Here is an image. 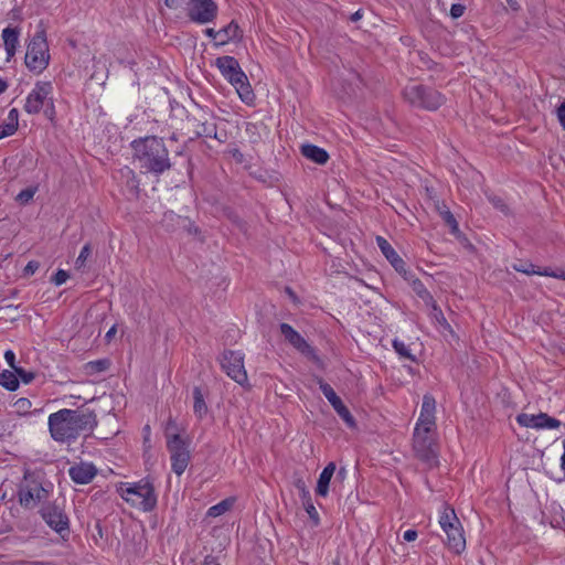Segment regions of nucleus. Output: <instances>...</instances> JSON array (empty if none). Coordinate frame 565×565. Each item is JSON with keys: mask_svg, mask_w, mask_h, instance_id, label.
<instances>
[{"mask_svg": "<svg viewBox=\"0 0 565 565\" xmlns=\"http://www.w3.org/2000/svg\"><path fill=\"white\" fill-rule=\"evenodd\" d=\"M507 2L514 8V1L513 0H507Z\"/></svg>", "mask_w": 565, "mask_h": 565, "instance_id": "nucleus-62", "label": "nucleus"}, {"mask_svg": "<svg viewBox=\"0 0 565 565\" xmlns=\"http://www.w3.org/2000/svg\"><path fill=\"white\" fill-rule=\"evenodd\" d=\"M110 365L107 359L90 361L85 364V372L89 375L106 371Z\"/></svg>", "mask_w": 565, "mask_h": 565, "instance_id": "nucleus-31", "label": "nucleus"}, {"mask_svg": "<svg viewBox=\"0 0 565 565\" xmlns=\"http://www.w3.org/2000/svg\"><path fill=\"white\" fill-rule=\"evenodd\" d=\"M162 224L167 227L169 231H174L179 227H182L186 230L189 233L194 230L196 232V228L193 226V224L188 220L186 217H182L178 214H175L173 211H168L163 214L162 217Z\"/></svg>", "mask_w": 565, "mask_h": 565, "instance_id": "nucleus-20", "label": "nucleus"}, {"mask_svg": "<svg viewBox=\"0 0 565 565\" xmlns=\"http://www.w3.org/2000/svg\"><path fill=\"white\" fill-rule=\"evenodd\" d=\"M53 85L51 82H36L29 93L24 104V110L30 114H39L44 105L50 104L53 109Z\"/></svg>", "mask_w": 565, "mask_h": 565, "instance_id": "nucleus-10", "label": "nucleus"}, {"mask_svg": "<svg viewBox=\"0 0 565 565\" xmlns=\"http://www.w3.org/2000/svg\"><path fill=\"white\" fill-rule=\"evenodd\" d=\"M301 154L318 164H324L329 160V154L324 149L311 143L301 146Z\"/></svg>", "mask_w": 565, "mask_h": 565, "instance_id": "nucleus-23", "label": "nucleus"}, {"mask_svg": "<svg viewBox=\"0 0 565 565\" xmlns=\"http://www.w3.org/2000/svg\"><path fill=\"white\" fill-rule=\"evenodd\" d=\"M489 201L492 203L493 207L508 215L510 213L508 204L501 196L498 195H489Z\"/></svg>", "mask_w": 565, "mask_h": 565, "instance_id": "nucleus-37", "label": "nucleus"}, {"mask_svg": "<svg viewBox=\"0 0 565 565\" xmlns=\"http://www.w3.org/2000/svg\"><path fill=\"white\" fill-rule=\"evenodd\" d=\"M330 565H340V563H339V561H338V559H335V561H333Z\"/></svg>", "mask_w": 565, "mask_h": 565, "instance_id": "nucleus-63", "label": "nucleus"}, {"mask_svg": "<svg viewBox=\"0 0 565 565\" xmlns=\"http://www.w3.org/2000/svg\"><path fill=\"white\" fill-rule=\"evenodd\" d=\"M418 533L415 530H407L404 532L403 539L407 542H413L417 539Z\"/></svg>", "mask_w": 565, "mask_h": 565, "instance_id": "nucleus-53", "label": "nucleus"}, {"mask_svg": "<svg viewBox=\"0 0 565 565\" xmlns=\"http://www.w3.org/2000/svg\"><path fill=\"white\" fill-rule=\"evenodd\" d=\"M116 491L129 505L141 511H152L157 505L154 487L148 479L137 482H120Z\"/></svg>", "mask_w": 565, "mask_h": 565, "instance_id": "nucleus-4", "label": "nucleus"}, {"mask_svg": "<svg viewBox=\"0 0 565 565\" xmlns=\"http://www.w3.org/2000/svg\"><path fill=\"white\" fill-rule=\"evenodd\" d=\"M426 306L430 308V318L436 323H438L439 326L449 327L441 309L437 306L435 300H433V303H428Z\"/></svg>", "mask_w": 565, "mask_h": 565, "instance_id": "nucleus-34", "label": "nucleus"}, {"mask_svg": "<svg viewBox=\"0 0 565 565\" xmlns=\"http://www.w3.org/2000/svg\"><path fill=\"white\" fill-rule=\"evenodd\" d=\"M218 46H223L231 41H238L242 39V30L235 21H231L226 26L217 31Z\"/></svg>", "mask_w": 565, "mask_h": 565, "instance_id": "nucleus-22", "label": "nucleus"}, {"mask_svg": "<svg viewBox=\"0 0 565 565\" xmlns=\"http://www.w3.org/2000/svg\"><path fill=\"white\" fill-rule=\"evenodd\" d=\"M376 244L395 270H404L405 262L399 257L387 239L382 236H376Z\"/></svg>", "mask_w": 565, "mask_h": 565, "instance_id": "nucleus-19", "label": "nucleus"}, {"mask_svg": "<svg viewBox=\"0 0 565 565\" xmlns=\"http://www.w3.org/2000/svg\"><path fill=\"white\" fill-rule=\"evenodd\" d=\"M92 249L90 245L86 244L82 247L78 257L76 258L75 266L77 269L82 268L85 265V262L90 256Z\"/></svg>", "mask_w": 565, "mask_h": 565, "instance_id": "nucleus-38", "label": "nucleus"}, {"mask_svg": "<svg viewBox=\"0 0 565 565\" xmlns=\"http://www.w3.org/2000/svg\"><path fill=\"white\" fill-rule=\"evenodd\" d=\"M13 406H14V408H15L18 414L26 415L31 411L32 403L30 402V399L21 397V398L15 401Z\"/></svg>", "mask_w": 565, "mask_h": 565, "instance_id": "nucleus-36", "label": "nucleus"}, {"mask_svg": "<svg viewBox=\"0 0 565 565\" xmlns=\"http://www.w3.org/2000/svg\"><path fill=\"white\" fill-rule=\"evenodd\" d=\"M513 269L526 275H536L535 266L533 264H514Z\"/></svg>", "mask_w": 565, "mask_h": 565, "instance_id": "nucleus-41", "label": "nucleus"}, {"mask_svg": "<svg viewBox=\"0 0 565 565\" xmlns=\"http://www.w3.org/2000/svg\"><path fill=\"white\" fill-rule=\"evenodd\" d=\"M7 88H8V84H7V82H6V81H3L2 78H0V95H1L2 93H4V92L7 90Z\"/></svg>", "mask_w": 565, "mask_h": 565, "instance_id": "nucleus-59", "label": "nucleus"}, {"mask_svg": "<svg viewBox=\"0 0 565 565\" xmlns=\"http://www.w3.org/2000/svg\"><path fill=\"white\" fill-rule=\"evenodd\" d=\"M436 207L440 216L443 217L444 222L450 227L451 233L457 234L459 232L458 222L456 221L454 214L449 211L447 205L444 202H438L436 204Z\"/></svg>", "mask_w": 565, "mask_h": 565, "instance_id": "nucleus-25", "label": "nucleus"}, {"mask_svg": "<svg viewBox=\"0 0 565 565\" xmlns=\"http://www.w3.org/2000/svg\"><path fill=\"white\" fill-rule=\"evenodd\" d=\"M411 286H412V280L413 279H417L413 273L408 271L406 269V264L404 265V270H396Z\"/></svg>", "mask_w": 565, "mask_h": 565, "instance_id": "nucleus-49", "label": "nucleus"}, {"mask_svg": "<svg viewBox=\"0 0 565 565\" xmlns=\"http://www.w3.org/2000/svg\"><path fill=\"white\" fill-rule=\"evenodd\" d=\"M335 469H337L335 463L329 462L324 467V469L321 471L318 482H317V488H316L317 495H320V497L328 495L329 484L334 475Z\"/></svg>", "mask_w": 565, "mask_h": 565, "instance_id": "nucleus-21", "label": "nucleus"}, {"mask_svg": "<svg viewBox=\"0 0 565 565\" xmlns=\"http://www.w3.org/2000/svg\"><path fill=\"white\" fill-rule=\"evenodd\" d=\"M280 332L284 335L285 340L292 345L297 351L306 355H312L313 350L309 345V343L305 340V338L296 331L290 324L281 323Z\"/></svg>", "mask_w": 565, "mask_h": 565, "instance_id": "nucleus-16", "label": "nucleus"}, {"mask_svg": "<svg viewBox=\"0 0 565 565\" xmlns=\"http://www.w3.org/2000/svg\"><path fill=\"white\" fill-rule=\"evenodd\" d=\"M298 488H300L301 491L303 492V490H305L303 482L299 481L298 482Z\"/></svg>", "mask_w": 565, "mask_h": 565, "instance_id": "nucleus-61", "label": "nucleus"}, {"mask_svg": "<svg viewBox=\"0 0 565 565\" xmlns=\"http://www.w3.org/2000/svg\"><path fill=\"white\" fill-rule=\"evenodd\" d=\"M466 7L461 3H454L450 7V17L452 19H459L463 15Z\"/></svg>", "mask_w": 565, "mask_h": 565, "instance_id": "nucleus-44", "label": "nucleus"}, {"mask_svg": "<svg viewBox=\"0 0 565 565\" xmlns=\"http://www.w3.org/2000/svg\"><path fill=\"white\" fill-rule=\"evenodd\" d=\"M318 383H319V387H320L321 392L323 393L324 397L328 399V402L331 405H334L339 401H341V398L337 395V393L331 387V385L326 383L322 379H319Z\"/></svg>", "mask_w": 565, "mask_h": 565, "instance_id": "nucleus-33", "label": "nucleus"}, {"mask_svg": "<svg viewBox=\"0 0 565 565\" xmlns=\"http://www.w3.org/2000/svg\"><path fill=\"white\" fill-rule=\"evenodd\" d=\"M344 472H345V470L343 468L341 470H339V475H342Z\"/></svg>", "mask_w": 565, "mask_h": 565, "instance_id": "nucleus-64", "label": "nucleus"}, {"mask_svg": "<svg viewBox=\"0 0 565 565\" xmlns=\"http://www.w3.org/2000/svg\"><path fill=\"white\" fill-rule=\"evenodd\" d=\"M131 147L140 167L147 172L162 174L171 168L169 151L162 138L149 136L134 140Z\"/></svg>", "mask_w": 565, "mask_h": 565, "instance_id": "nucleus-2", "label": "nucleus"}, {"mask_svg": "<svg viewBox=\"0 0 565 565\" xmlns=\"http://www.w3.org/2000/svg\"><path fill=\"white\" fill-rule=\"evenodd\" d=\"M306 511L307 513L309 514V516L316 522L318 523L319 521V515H318V511L316 510V508L313 507V504L311 502H308L306 504Z\"/></svg>", "mask_w": 565, "mask_h": 565, "instance_id": "nucleus-47", "label": "nucleus"}, {"mask_svg": "<svg viewBox=\"0 0 565 565\" xmlns=\"http://www.w3.org/2000/svg\"><path fill=\"white\" fill-rule=\"evenodd\" d=\"M14 372L17 373L18 379H20L24 384L31 383L35 377V374L33 372L25 371L22 367L15 369Z\"/></svg>", "mask_w": 565, "mask_h": 565, "instance_id": "nucleus-40", "label": "nucleus"}, {"mask_svg": "<svg viewBox=\"0 0 565 565\" xmlns=\"http://www.w3.org/2000/svg\"><path fill=\"white\" fill-rule=\"evenodd\" d=\"M41 515L46 524L62 536L68 532V518L58 507L45 505L41 509Z\"/></svg>", "mask_w": 565, "mask_h": 565, "instance_id": "nucleus-15", "label": "nucleus"}, {"mask_svg": "<svg viewBox=\"0 0 565 565\" xmlns=\"http://www.w3.org/2000/svg\"><path fill=\"white\" fill-rule=\"evenodd\" d=\"M50 61L49 45L44 32H38L28 45L25 65L33 72L44 71Z\"/></svg>", "mask_w": 565, "mask_h": 565, "instance_id": "nucleus-9", "label": "nucleus"}, {"mask_svg": "<svg viewBox=\"0 0 565 565\" xmlns=\"http://www.w3.org/2000/svg\"><path fill=\"white\" fill-rule=\"evenodd\" d=\"M39 263L35 262V260H31L26 264L25 268H24V273L26 275H33L38 269H39Z\"/></svg>", "mask_w": 565, "mask_h": 565, "instance_id": "nucleus-51", "label": "nucleus"}, {"mask_svg": "<svg viewBox=\"0 0 565 565\" xmlns=\"http://www.w3.org/2000/svg\"><path fill=\"white\" fill-rule=\"evenodd\" d=\"M556 114L562 128L565 130V102L557 107Z\"/></svg>", "mask_w": 565, "mask_h": 565, "instance_id": "nucleus-46", "label": "nucleus"}, {"mask_svg": "<svg viewBox=\"0 0 565 565\" xmlns=\"http://www.w3.org/2000/svg\"><path fill=\"white\" fill-rule=\"evenodd\" d=\"M36 192V188H26L17 195V201L25 204L31 201Z\"/></svg>", "mask_w": 565, "mask_h": 565, "instance_id": "nucleus-39", "label": "nucleus"}, {"mask_svg": "<svg viewBox=\"0 0 565 565\" xmlns=\"http://www.w3.org/2000/svg\"><path fill=\"white\" fill-rule=\"evenodd\" d=\"M439 525L446 534V545L450 551L460 554L466 548V539L461 522L455 510L448 504H443L439 514Z\"/></svg>", "mask_w": 565, "mask_h": 565, "instance_id": "nucleus-7", "label": "nucleus"}, {"mask_svg": "<svg viewBox=\"0 0 565 565\" xmlns=\"http://www.w3.org/2000/svg\"><path fill=\"white\" fill-rule=\"evenodd\" d=\"M516 422L523 427L535 429H554L561 426V422L545 413L537 415L522 413L516 416Z\"/></svg>", "mask_w": 565, "mask_h": 565, "instance_id": "nucleus-14", "label": "nucleus"}, {"mask_svg": "<svg viewBox=\"0 0 565 565\" xmlns=\"http://www.w3.org/2000/svg\"><path fill=\"white\" fill-rule=\"evenodd\" d=\"M434 429H426V427L415 426L413 436V447L416 456L433 466L437 463V455L433 448V437L430 436Z\"/></svg>", "mask_w": 565, "mask_h": 565, "instance_id": "nucleus-13", "label": "nucleus"}, {"mask_svg": "<svg viewBox=\"0 0 565 565\" xmlns=\"http://www.w3.org/2000/svg\"><path fill=\"white\" fill-rule=\"evenodd\" d=\"M17 127L13 124L6 122L0 126V137L6 138L12 136L17 131Z\"/></svg>", "mask_w": 565, "mask_h": 565, "instance_id": "nucleus-43", "label": "nucleus"}, {"mask_svg": "<svg viewBox=\"0 0 565 565\" xmlns=\"http://www.w3.org/2000/svg\"><path fill=\"white\" fill-rule=\"evenodd\" d=\"M233 502L234 501L232 499L222 500L217 504L212 505L207 510L206 515L210 518L220 516V515L224 514L225 512H227L233 507Z\"/></svg>", "mask_w": 565, "mask_h": 565, "instance_id": "nucleus-29", "label": "nucleus"}, {"mask_svg": "<svg viewBox=\"0 0 565 565\" xmlns=\"http://www.w3.org/2000/svg\"><path fill=\"white\" fill-rule=\"evenodd\" d=\"M332 407L349 427L352 428L355 426L354 417L342 401H339L337 404L332 405Z\"/></svg>", "mask_w": 565, "mask_h": 565, "instance_id": "nucleus-30", "label": "nucleus"}, {"mask_svg": "<svg viewBox=\"0 0 565 565\" xmlns=\"http://www.w3.org/2000/svg\"><path fill=\"white\" fill-rule=\"evenodd\" d=\"M553 271H554V270L548 269V268H545V269H543V270L537 269V270H536V275H540V276H546V277H552V275H551V274H553Z\"/></svg>", "mask_w": 565, "mask_h": 565, "instance_id": "nucleus-57", "label": "nucleus"}, {"mask_svg": "<svg viewBox=\"0 0 565 565\" xmlns=\"http://www.w3.org/2000/svg\"><path fill=\"white\" fill-rule=\"evenodd\" d=\"M70 275L66 270L64 269H58L55 275L52 277L51 281L56 285V286H61L63 285L64 282H66V280L68 279Z\"/></svg>", "mask_w": 565, "mask_h": 565, "instance_id": "nucleus-42", "label": "nucleus"}, {"mask_svg": "<svg viewBox=\"0 0 565 565\" xmlns=\"http://www.w3.org/2000/svg\"><path fill=\"white\" fill-rule=\"evenodd\" d=\"M223 371L237 384H248L247 372L244 366V354L241 351H225L221 358Z\"/></svg>", "mask_w": 565, "mask_h": 565, "instance_id": "nucleus-12", "label": "nucleus"}, {"mask_svg": "<svg viewBox=\"0 0 565 565\" xmlns=\"http://www.w3.org/2000/svg\"><path fill=\"white\" fill-rule=\"evenodd\" d=\"M204 34L206 36L213 39L214 40V45L218 46V34H217V31H215L212 28H207V29L204 30Z\"/></svg>", "mask_w": 565, "mask_h": 565, "instance_id": "nucleus-52", "label": "nucleus"}, {"mask_svg": "<svg viewBox=\"0 0 565 565\" xmlns=\"http://www.w3.org/2000/svg\"><path fill=\"white\" fill-rule=\"evenodd\" d=\"M551 275L553 278L565 280V270H563V269L554 270L553 274H551Z\"/></svg>", "mask_w": 565, "mask_h": 565, "instance_id": "nucleus-56", "label": "nucleus"}, {"mask_svg": "<svg viewBox=\"0 0 565 565\" xmlns=\"http://www.w3.org/2000/svg\"><path fill=\"white\" fill-rule=\"evenodd\" d=\"M178 0H164L167 7L173 8L175 7Z\"/></svg>", "mask_w": 565, "mask_h": 565, "instance_id": "nucleus-60", "label": "nucleus"}, {"mask_svg": "<svg viewBox=\"0 0 565 565\" xmlns=\"http://www.w3.org/2000/svg\"><path fill=\"white\" fill-rule=\"evenodd\" d=\"M117 332V329H116V326H113L107 332H106V335H105V339L107 342H110L111 339L115 337Z\"/></svg>", "mask_w": 565, "mask_h": 565, "instance_id": "nucleus-55", "label": "nucleus"}, {"mask_svg": "<svg viewBox=\"0 0 565 565\" xmlns=\"http://www.w3.org/2000/svg\"><path fill=\"white\" fill-rule=\"evenodd\" d=\"M4 359H6V362L9 364V366L13 371H15V369H18V366H15V354L13 351H11V350L6 351Z\"/></svg>", "mask_w": 565, "mask_h": 565, "instance_id": "nucleus-45", "label": "nucleus"}, {"mask_svg": "<svg viewBox=\"0 0 565 565\" xmlns=\"http://www.w3.org/2000/svg\"><path fill=\"white\" fill-rule=\"evenodd\" d=\"M218 13V6L214 0H189L186 17L190 21L203 25L212 23Z\"/></svg>", "mask_w": 565, "mask_h": 565, "instance_id": "nucleus-11", "label": "nucleus"}, {"mask_svg": "<svg viewBox=\"0 0 565 565\" xmlns=\"http://www.w3.org/2000/svg\"><path fill=\"white\" fill-rule=\"evenodd\" d=\"M215 66L236 89L241 100L246 105L253 104L255 94L238 61L234 56L224 55L215 60Z\"/></svg>", "mask_w": 565, "mask_h": 565, "instance_id": "nucleus-5", "label": "nucleus"}, {"mask_svg": "<svg viewBox=\"0 0 565 565\" xmlns=\"http://www.w3.org/2000/svg\"><path fill=\"white\" fill-rule=\"evenodd\" d=\"M203 565H221V564L217 562L216 557H214L212 555H207L204 558Z\"/></svg>", "mask_w": 565, "mask_h": 565, "instance_id": "nucleus-54", "label": "nucleus"}, {"mask_svg": "<svg viewBox=\"0 0 565 565\" xmlns=\"http://www.w3.org/2000/svg\"><path fill=\"white\" fill-rule=\"evenodd\" d=\"M196 135L199 137L217 138V129L214 122H201L198 125Z\"/></svg>", "mask_w": 565, "mask_h": 565, "instance_id": "nucleus-32", "label": "nucleus"}, {"mask_svg": "<svg viewBox=\"0 0 565 565\" xmlns=\"http://www.w3.org/2000/svg\"><path fill=\"white\" fill-rule=\"evenodd\" d=\"M411 286H412V280L413 279H417L413 273L408 271L406 269V264L404 265V270H396Z\"/></svg>", "mask_w": 565, "mask_h": 565, "instance_id": "nucleus-50", "label": "nucleus"}, {"mask_svg": "<svg viewBox=\"0 0 565 565\" xmlns=\"http://www.w3.org/2000/svg\"><path fill=\"white\" fill-rule=\"evenodd\" d=\"M193 412L199 418H202L207 412V406L205 404L201 388L198 386L193 388Z\"/></svg>", "mask_w": 565, "mask_h": 565, "instance_id": "nucleus-26", "label": "nucleus"}, {"mask_svg": "<svg viewBox=\"0 0 565 565\" xmlns=\"http://www.w3.org/2000/svg\"><path fill=\"white\" fill-rule=\"evenodd\" d=\"M96 475L97 469L90 462H79L68 469L70 478L77 484L89 483Z\"/></svg>", "mask_w": 565, "mask_h": 565, "instance_id": "nucleus-18", "label": "nucleus"}, {"mask_svg": "<svg viewBox=\"0 0 565 565\" xmlns=\"http://www.w3.org/2000/svg\"><path fill=\"white\" fill-rule=\"evenodd\" d=\"M53 483L44 478L41 471H25L18 489L19 503L32 510L49 500Z\"/></svg>", "mask_w": 565, "mask_h": 565, "instance_id": "nucleus-3", "label": "nucleus"}, {"mask_svg": "<svg viewBox=\"0 0 565 565\" xmlns=\"http://www.w3.org/2000/svg\"><path fill=\"white\" fill-rule=\"evenodd\" d=\"M19 30L15 28H6L2 31V39L4 44V50L8 55V60L15 54L17 47L19 45Z\"/></svg>", "mask_w": 565, "mask_h": 565, "instance_id": "nucleus-24", "label": "nucleus"}, {"mask_svg": "<svg viewBox=\"0 0 565 565\" xmlns=\"http://www.w3.org/2000/svg\"><path fill=\"white\" fill-rule=\"evenodd\" d=\"M393 348L401 356L409 359L412 361L415 360L413 354L411 353V350L403 341H399L397 339L393 340Z\"/></svg>", "mask_w": 565, "mask_h": 565, "instance_id": "nucleus-35", "label": "nucleus"}, {"mask_svg": "<svg viewBox=\"0 0 565 565\" xmlns=\"http://www.w3.org/2000/svg\"><path fill=\"white\" fill-rule=\"evenodd\" d=\"M18 120H19V111L15 108L10 109L8 114V121L9 124H13L18 128Z\"/></svg>", "mask_w": 565, "mask_h": 565, "instance_id": "nucleus-48", "label": "nucleus"}, {"mask_svg": "<svg viewBox=\"0 0 565 565\" xmlns=\"http://www.w3.org/2000/svg\"><path fill=\"white\" fill-rule=\"evenodd\" d=\"M436 401L434 396L430 394H425L423 397V404L420 408V414L416 426L426 427V429H435L436 428Z\"/></svg>", "mask_w": 565, "mask_h": 565, "instance_id": "nucleus-17", "label": "nucleus"}, {"mask_svg": "<svg viewBox=\"0 0 565 565\" xmlns=\"http://www.w3.org/2000/svg\"><path fill=\"white\" fill-rule=\"evenodd\" d=\"M362 18V12L361 10H358L356 12H354L352 15H351V21L355 22L358 20H360Z\"/></svg>", "mask_w": 565, "mask_h": 565, "instance_id": "nucleus-58", "label": "nucleus"}, {"mask_svg": "<svg viewBox=\"0 0 565 565\" xmlns=\"http://www.w3.org/2000/svg\"><path fill=\"white\" fill-rule=\"evenodd\" d=\"M0 385L9 391H15L19 387V379L17 373L8 370L1 372Z\"/></svg>", "mask_w": 565, "mask_h": 565, "instance_id": "nucleus-27", "label": "nucleus"}, {"mask_svg": "<svg viewBox=\"0 0 565 565\" xmlns=\"http://www.w3.org/2000/svg\"><path fill=\"white\" fill-rule=\"evenodd\" d=\"M404 99L413 107L435 111L446 102V97L434 87L411 83L403 90Z\"/></svg>", "mask_w": 565, "mask_h": 565, "instance_id": "nucleus-6", "label": "nucleus"}, {"mask_svg": "<svg viewBox=\"0 0 565 565\" xmlns=\"http://www.w3.org/2000/svg\"><path fill=\"white\" fill-rule=\"evenodd\" d=\"M412 289L425 305L433 303V296L419 279L412 280Z\"/></svg>", "mask_w": 565, "mask_h": 565, "instance_id": "nucleus-28", "label": "nucleus"}, {"mask_svg": "<svg viewBox=\"0 0 565 565\" xmlns=\"http://www.w3.org/2000/svg\"><path fill=\"white\" fill-rule=\"evenodd\" d=\"M171 426H174L172 420L169 422L166 431L167 448L170 452L172 471L175 475L181 476L190 462L189 443L184 440L179 434H170L169 430Z\"/></svg>", "mask_w": 565, "mask_h": 565, "instance_id": "nucleus-8", "label": "nucleus"}, {"mask_svg": "<svg viewBox=\"0 0 565 565\" xmlns=\"http://www.w3.org/2000/svg\"><path fill=\"white\" fill-rule=\"evenodd\" d=\"M96 414L88 409L62 408L49 416V431L57 443H73L82 434L90 435L97 426Z\"/></svg>", "mask_w": 565, "mask_h": 565, "instance_id": "nucleus-1", "label": "nucleus"}]
</instances>
